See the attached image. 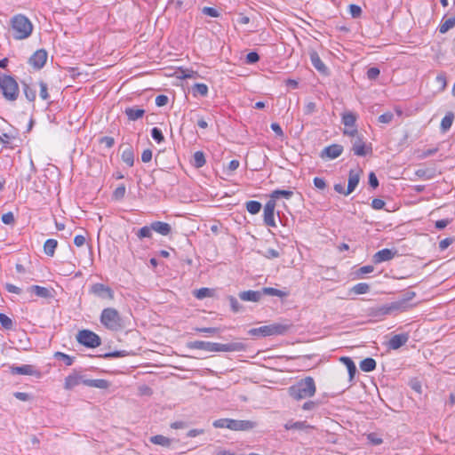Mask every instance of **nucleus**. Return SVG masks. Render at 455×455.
Masks as SVG:
<instances>
[{"label": "nucleus", "mask_w": 455, "mask_h": 455, "mask_svg": "<svg viewBox=\"0 0 455 455\" xmlns=\"http://www.w3.org/2000/svg\"><path fill=\"white\" fill-rule=\"evenodd\" d=\"M257 422L252 420H239L231 419L230 430L233 431H248L255 428Z\"/></svg>", "instance_id": "obj_13"}, {"label": "nucleus", "mask_w": 455, "mask_h": 455, "mask_svg": "<svg viewBox=\"0 0 455 455\" xmlns=\"http://www.w3.org/2000/svg\"><path fill=\"white\" fill-rule=\"evenodd\" d=\"M262 297L260 291H244L239 293V298L243 301L258 302Z\"/></svg>", "instance_id": "obj_23"}, {"label": "nucleus", "mask_w": 455, "mask_h": 455, "mask_svg": "<svg viewBox=\"0 0 455 455\" xmlns=\"http://www.w3.org/2000/svg\"><path fill=\"white\" fill-rule=\"evenodd\" d=\"M262 205L258 201H248L246 203V210L251 213V214H257L259 212L260 209H261Z\"/></svg>", "instance_id": "obj_40"}, {"label": "nucleus", "mask_w": 455, "mask_h": 455, "mask_svg": "<svg viewBox=\"0 0 455 455\" xmlns=\"http://www.w3.org/2000/svg\"><path fill=\"white\" fill-rule=\"evenodd\" d=\"M195 296L199 299H204L207 297H211L212 290L209 288H201V289L196 291Z\"/></svg>", "instance_id": "obj_49"}, {"label": "nucleus", "mask_w": 455, "mask_h": 455, "mask_svg": "<svg viewBox=\"0 0 455 455\" xmlns=\"http://www.w3.org/2000/svg\"><path fill=\"white\" fill-rule=\"evenodd\" d=\"M1 220L6 225H12L15 222V218L12 212L3 214Z\"/></svg>", "instance_id": "obj_54"}, {"label": "nucleus", "mask_w": 455, "mask_h": 455, "mask_svg": "<svg viewBox=\"0 0 455 455\" xmlns=\"http://www.w3.org/2000/svg\"><path fill=\"white\" fill-rule=\"evenodd\" d=\"M284 428L286 430H299V431H307L308 429H313L314 427L309 425L307 421H288L284 425Z\"/></svg>", "instance_id": "obj_22"}, {"label": "nucleus", "mask_w": 455, "mask_h": 455, "mask_svg": "<svg viewBox=\"0 0 455 455\" xmlns=\"http://www.w3.org/2000/svg\"><path fill=\"white\" fill-rule=\"evenodd\" d=\"M110 386L109 382L103 379H92V387L100 388V389H107Z\"/></svg>", "instance_id": "obj_47"}, {"label": "nucleus", "mask_w": 455, "mask_h": 455, "mask_svg": "<svg viewBox=\"0 0 455 455\" xmlns=\"http://www.w3.org/2000/svg\"><path fill=\"white\" fill-rule=\"evenodd\" d=\"M395 255V251L390 250V249H382L379 251H377L373 257L372 261L375 264H379L384 261L391 260Z\"/></svg>", "instance_id": "obj_18"}, {"label": "nucleus", "mask_w": 455, "mask_h": 455, "mask_svg": "<svg viewBox=\"0 0 455 455\" xmlns=\"http://www.w3.org/2000/svg\"><path fill=\"white\" fill-rule=\"evenodd\" d=\"M453 27H455V16L451 17L442 22V24L439 26V32L441 34H445Z\"/></svg>", "instance_id": "obj_35"}, {"label": "nucleus", "mask_w": 455, "mask_h": 455, "mask_svg": "<svg viewBox=\"0 0 455 455\" xmlns=\"http://www.w3.org/2000/svg\"><path fill=\"white\" fill-rule=\"evenodd\" d=\"M77 341L87 347H97L100 345V338L89 330H82L76 335Z\"/></svg>", "instance_id": "obj_6"}, {"label": "nucleus", "mask_w": 455, "mask_h": 455, "mask_svg": "<svg viewBox=\"0 0 455 455\" xmlns=\"http://www.w3.org/2000/svg\"><path fill=\"white\" fill-rule=\"evenodd\" d=\"M314 185L318 189H324L326 188L325 180L323 178L315 177L314 179Z\"/></svg>", "instance_id": "obj_62"}, {"label": "nucleus", "mask_w": 455, "mask_h": 455, "mask_svg": "<svg viewBox=\"0 0 455 455\" xmlns=\"http://www.w3.org/2000/svg\"><path fill=\"white\" fill-rule=\"evenodd\" d=\"M40 92L39 95L42 100H46L49 99L48 86L44 81L39 82Z\"/></svg>", "instance_id": "obj_51"}, {"label": "nucleus", "mask_w": 455, "mask_h": 455, "mask_svg": "<svg viewBox=\"0 0 455 455\" xmlns=\"http://www.w3.org/2000/svg\"><path fill=\"white\" fill-rule=\"evenodd\" d=\"M376 361L373 358H365L360 363V369L363 371L370 372L375 370L376 368Z\"/></svg>", "instance_id": "obj_30"}, {"label": "nucleus", "mask_w": 455, "mask_h": 455, "mask_svg": "<svg viewBox=\"0 0 455 455\" xmlns=\"http://www.w3.org/2000/svg\"><path fill=\"white\" fill-rule=\"evenodd\" d=\"M415 295L414 292H411V296L406 299H403L395 302H392L388 306L382 308L385 314H390L394 311H405L409 308V300Z\"/></svg>", "instance_id": "obj_9"}, {"label": "nucleus", "mask_w": 455, "mask_h": 455, "mask_svg": "<svg viewBox=\"0 0 455 455\" xmlns=\"http://www.w3.org/2000/svg\"><path fill=\"white\" fill-rule=\"evenodd\" d=\"M100 143L104 144L107 148H112L115 144V140L112 137L105 136L100 139Z\"/></svg>", "instance_id": "obj_63"}, {"label": "nucleus", "mask_w": 455, "mask_h": 455, "mask_svg": "<svg viewBox=\"0 0 455 455\" xmlns=\"http://www.w3.org/2000/svg\"><path fill=\"white\" fill-rule=\"evenodd\" d=\"M29 290L34 292L37 297L40 298H50L51 291L45 287H42L39 285H32L29 287Z\"/></svg>", "instance_id": "obj_31"}, {"label": "nucleus", "mask_w": 455, "mask_h": 455, "mask_svg": "<svg viewBox=\"0 0 455 455\" xmlns=\"http://www.w3.org/2000/svg\"><path fill=\"white\" fill-rule=\"evenodd\" d=\"M319 405L318 402L315 401H307L302 405V409L304 411H312L317 408Z\"/></svg>", "instance_id": "obj_59"}, {"label": "nucleus", "mask_w": 455, "mask_h": 455, "mask_svg": "<svg viewBox=\"0 0 455 455\" xmlns=\"http://www.w3.org/2000/svg\"><path fill=\"white\" fill-rule=\"evenodd\" d=\"M374 270V267L371 265L363 266L358 268L355 272L357 277L361 278L363 275L372 273Z\"/></svg>", "instance_id": "obj_48"}, {"label": "nucleus", "mask_w": 455, "mask_h": 455, "mask_svg": "<svg viewBox=\"0 0 455 455\" xmlns=\"http://www.w3.org/2000/svg\"><path fill=\"white\" fill-rule=\"evenodd\" d=\"M260 292H262V295L275 296L279 298L288 296V292L272 287H264L260 290Z\"/></svg>", "instance_id": "obj_28"}, {"label": "nucleus", "mask_w": 455, "mask_h": 455, "mask_svg": "<svg viewBox=\"0 0 455 455\" xmlns=\"http://www.w3.org/2000/svg\"><path fill=\"white\" fill-rule=\"evenodd\" d=\"M453 120H454V114L451 111L448 112L441 121V125H440L441 130L443 132H447L451 128V126L453 123Z\"/></svg>", "instance_id": "obj_32"}, {"label": "nucleus", "mask_w": 455, "mask_h": 455, "mask_svg": "<svg viewBox=\"0 0 455 455\" xmlns=\"http://www.w3.org/2000/svg\"><path fill=\"white\" fill-rule=\"evenodd\" d=\"M451 223V220L448 219L439 220L435 221V227L441 230L445 228L449 224Z\"/></svg>", "instance_id": "obj_64"}, {"label": "nucleus", "mask_w": 455, "mask_h": 455, "mask_svg": "<svg viewBox=\"0 0 455 455\" xmlns=\"http://www.w3.org/2000/svg\"><path fill=\"white\" fill-rule=\"evenodd\" d=\"M309 58L313 67L319 72L325 74L327 72V68L324 63L320 59L318 53L315 50H311L309 52Z\"/></svg>", "instance_id": "obj_20"}, {"label": "nucleus", "mask_w": 455, "mask_h": 455, "mask_svg": "<svg viewBox=\"0 0 455 455\" xmlns=\"http://www.w3.org/2000/svg\"><path fill=\"white\" fill-rule=\"evenodd\" d=\"M0 90L8 101H15L20 94L17 81L9 75L0 74Z\"/></svg>", "instance_id": "obj_4"}, {"label": "nucleus", "mask_w": 455, "mask_h": 455, "mask_svg": "<svg viewBox=\"0 0 455 455\" xmlns=\"http://www.w3.org/2000/svg\"><path fill=\"white\" fill-rule=\"evenodd\" d=\"M352 150L355 156H365L371 152V148L367 147L361 137H356L352 144Z\"/></svg>", "instance_id": "obj_14"}, {"label": "nucleus", "mask_w": 455, "mask_h": 455, "mask_svg": "<svg viewBox=\"0 0 455 455\" xmlns=\"http://www.w3.org/2000/svg\"><path fill=\"white\" fill-rule=\"evenodd\" d=\"M151 136L158 143L162 142L164 139L162 131L157 127H154L151 130Z\"/></svg>", "instance_id": "obj_52"}, {"label": "nucleus", "mask_w": 455, "mask_h": 455, "mask_svg": "<svg viewBox=\"0 0 455 455\" xmlns=\"http://www.w3.org/2000/svg\"><path fill=\"white\" fill-rule=\"evenodd\" d=\"M58 242L55 239H47L44 244V251L46 255L52 257L55 253Z\"/></svg>", "instance_id": "obj_29"}, {"label": "nucleus", "mask_w": 455, "mask_h": 455, "mask_svg": "<svg viewBox=\"0 0 455 455\" xmlns=\"http://www.w3.org/2000/svg\"><path fill=\"white\" fill-rule=\"evenodd\" d=\"M125 193H126V188H125V186L124 185H119L116 189L115 191L113 192V198L115 200H122L124 196H125Z\"/></svg>", "instance_id": "obj_46"}, {"label": "nucleus", "mask_w": 455, "mask_h": 455, "mask_svg": "<svg viewBox=\"0 0 455 455\" xmlns=\"http://www.w3.org/2000/svg\"><path fill=\"white\" fill-rule=\"evenodd\" d=\"M124 113L130 121H136L144 116L145 110L136 107H132L125 108Z\"/></svg>", "instance_id": "obj_26"}, {"label": "nucleus", "mask_w": 455, "mask_h": 455, "mask_svg": "<svg viewBox=\"0 0 455 455\" xmlns=\"http://www.w3.org/2000/svg\"><path fill=\"white\" fill-rule=\"evenodd\" d=\"M341 361L345 363L347 368L350 379H352L356 372V367L355 363L349 357H342Z\"/></svg>", "instance_id": "obj_38"}, {"label": "nucleus", "mask_w": 455, "mask_h": 455, "mask_svg": "<svg viewBox=\"0 0 455 455\" xmlns=\"http://www.w3.org/2000/svg\"><path fill=\"white\" fill-rule=\"evenodd\" d=\"M23 92L28 101H34L36 97V91L32 89L28 84L22 83Z\"/></svg>", "instance_id": "obj_39"}, {"label": "nucleus", "mask_w": 455, "mask_h": 455, "mask_svg": "<svg viewBox=\"0 0 455 455\" xmlns=\"http://www.w3.org/2000/svg\"><path fill=\"white\" fill-rule=\"evenodd\" d=\"M409 338L408 333L395 334L388 340L387 347L389 349L396 350L405 345Z\"/></svg>", "instance_id": "obj_15"}, {"label": "nucleus", "mask_w": 455, "mask_h": 455, "mask_svg": "<svg viewBox=\"0 0 455 455\" xmlns=\"http://www.w3.org/2000/svg\"><path fill=\"white\" fill-rule=\"evenodd\" d=\"M316 386L312 377H306L288 388V393L294 400L299 401L315 395Z\"/></svg>", "instance_id": "obj_1"}, {"label": "nucleus", "mask_w": 455, "mask_h": 455, "mask_svg": "<svg viewBox=\"0 0 455 455\" xmlns=\"http://www.w3.org/2000/svg\"><path fill=\"white\" fill-rule=\"evenodd\" d=\"M357 115L352 111H345L341 115V123L345 127L356 126Z\"/></svg>", "instance_id": "obj_24"}, {"label": "nucleus", "mask_w": 455, "mask_h": 455, "mask_svg": "<svg viewBox=\"0 0 455 455\" xmlns=\"http://www.w3.org/2000/svg\"><path fill=\"white\" fill-rule=\"evenodd\" d=\"M228 301L230 303L231 309L234 313H237L241 310L242 306L234 296H228Z\"/></svg>", "instance_id": "obj_53"}, {"label": "nucleus", "mask_w": 455, "mask_h": 455, "mask_svg": "<svg viewBox=\"0 0 455 455\" xmlns=\"http://www.w3.org/2000/svg\"><path fill=\"white\" fill-rule=\"evenodd\" d=\"M289 326L280 323H274L270 325H263L259 328H253L249 331V334L252 336H262V337H267V336H273V335H281L286 332Z\"/></svg>", "instance_id": "obj_5"}, {"label": "nucleus", "mask_w": 455, "mask_h": 455, "mask_svg": "<svg viewBox=\"0 0 455 455\" xmlns=\"http://www.w3.org/2000/svg\"><path fill=\"white\" fill-rule=\"evenodd\" d=\"M343 152V146L339 144H332L325 147L321 152V157L323 159H335L339 157Z\"/></svg>", "instance_id": "obj_11"}, {"label": "nucleus", "mask_w": 455, "mask_h": 455, "mask_svg": "<svg viewBox=\"0 0 455 455\" xmlns=\"http://www.w3.org/2000/svg\"><path fill=\"white\" fill-rule=\"evenodd\" d=\"M81 380L82 375L76 373L70 374L65 379L64 388L67 390H70L75 387L78 386L79 384H81Z\"/></svg>", "instance_id": "obj_25"}, {"label": "nucleus", "mask_w": 455, "mask_h": 455, "mask_svg": "<svg viewBox=\"0 0 455 455\" xmlns=\"http://www.w3.org/2000/svg\"><path fill=\"white\" fill-rule=\"evenodd\" d=\"M12 373L19 375L40 376V372L30 364L12 367Z\"/></svg>", "instance_id": "obj_17"}, {"label": "nucleus", "mask_w": 455, "mask_h": 455, "mask_svg": "<svg viewBox=\"0 0 455 455\" xmlns=\"http://www.w3.org/2000/svg\"><path fill=\"white\" fill-rule=\"evenodd\" d=\"M352 291L358 295L365 294L370 291V286L365 283H359L352 288Z\"/></svg>", "instance_id": "obj_43"}, {"label": "nucleus", "mask_w": 455, "mask_h": 455, "mask_svg": "<svg viewBox=\"0 0 455 455\" xmlns=\"http://www.w3.org/2000/svg\"><path fill=\"white\" fill-rule=\"evenodd\" d=\"M150 443L160 445L163 447H169L172 444V440L164 435H156L154 436H151L149 439Z\"/></svg>", "instance_id": "obj_27"}, {"label": "nucleus", "mask_w": 455, "mask_h": 455, "mask_svg": "<svg viewBox=\"0 0 455 455\" xmlns=\"http://www.w3.org/2000/svg\"><path fill=\"white\" fill-rule=\"evenodd\" d=\"M276 203L274 202V199H269L265 206H264V223L267 227L274 228L276 226L275 220V209Z\"/></svg>", "instance_id": "obj_8"}, {"label": "nucleus", "mask_w": 455, "mask_h": 455, "mask_svg": "<svg viewBox=\"0 0 455 455\" xmlns=\"http://www.w3.org/2000/svg\"><path fill=\"white\" fill-rule=\"evenodd\" d=\"M246 350L243 341H233L226 344L217 343L216 352H242Z\"/></svg>", "instance_id": "obj_10"}, {"label": "nucleus", "mask_w": 455, "mask_h": 455, "mask_svg": "<svg viewBox=\"0 0 455 455\" xmlns=\"http://www.w3.org/2000/svg\"><path fill=\"white\" fill-rule=\"evenodd\" d=\"M194 165L197 168H200L205 164V157L202 151H196L194 156Z\"/></svg>", "instance_id": "obj_42"}, {"label": "nucleus", "mask_w": 455, "mask_h": 455, "mask_svg": "<svg viewBox=\"0 0 455 455\" xmlns=\"http://www.w3.org/2000/svg\"><path fill=\"white\" fill-rule=\"evenodd\" d=\"M393 118L394 114L392 112H386L379 116L378 121L381 124H389Z\"/></svg>", "instance_id": "obj_55"}, {"label": "nucleus", "mask_w": 455, "mask_h": 455, "mask_svg": "<svg viewBox=\"0 0 455 455\" xmlns=\"http://www.w3.org/2000/svg\"><path fill=\"white\" fill-rule=\"evenodd\" d=\"M12 33L15 39L22 40L28 37L33 30V25L24 15H15L12 20Z\"/></svg>", "instance_id": "obj_2"}, {"label": "nucleus", "mask_w": 455, "mask_h": 455, "mask_svg": "<svg viewBox=\"0 0 455 455\" xmlns=\"http://www.w3.org/2000/svg\"><path fill=\"white\" fill-rule=\"evenodd\" d=\"M100 323L105 328L112 331H118L124 328L123 318L119 312L113 307H107L102 310Z\"/></svg>", "instance_id": "obj_3"}, {"label": "nucleus", "mask_w": 455, "mask_h": 455, "mask_svg": "<svg viewBox=\"0 0 455 455\" xmlns=\"http://www.w3.org/2000/svg\"><path fill=\"white\" fill-rule=\"evenodd\" d=\"M349 12L353 18H358L362 13V9L358 5L350 4L349 5Z\"/></svg>", "instance_id": "obj_56"}, {"label": "nucleus", "mask_w": 455, "mask_h": 455, "mask_svg": "<svg viewBox=\"0 0 455 455\" xmlns=\"http://www.w3.org/2000/svg\"><path fill=\"white\" fill-rule=\"evenodd\" d=\"M292 196L293 192L291 190L275 189L270 194V199H274V202H275L280 197L290 199Z\"/></svg>", "instance_id": "obj_33"}, {"label": "nucleus", "mask_w": 455, "mask_h": 455, "mask_svg": "<svg viewBox=\"0 0 455 455\" xmlns=\"http://www.w3.org/2000/svg\"><path fill=\"white\" fill-rule=\"evenodd\" d=\"M47 60V52L44 49L37 50L29 58V64L36 69L42 68Z\"/></svg>", "instance_id": "obj_12"}, {"label": "nucleus", "mask_w": 455, "mask_h": 455, "mask_svg": "<svg viewBox=\"0 0 455 455\" xmlns=\"http://www.w3.org/2000/svg\"><path fill=\"white\" fill-rule=\"evenodd\" d=\"M153 231L162 235H168L172 232V226L163 221H153L151 223Z\"/></svg>", "instance_id": "obj_21"}, {"label": "nucleus", "mask_w": 455, "mask_h": 455, "mask_svg": "<svg viewBox=\"0 0 455 455\" xmlns=\"http://www.w3.org/2000/svg\"><path fill=\"white\" fill-rule=\"evenodd\" d=\"M202 13H204V15H207V16H210V17H213V18H218L220 16V12L213 8V7H204L202 9Z\"/></svg>", "instance_id": "obj_50"}, {"label": "nucleus", "mask_w": 455, "mask_h": 455, "mask_svg": "<svg viewBox=\"0 0 455 455\" xmlns=\"http://www.w3.org/2000/svg\"><path fill=\"white\" fill-rule=\"evenodd\" d=\"M379 69L378 68L372 67L367 70V77L370 80H375L379 76Z\"/></svg>", "instance_id": "obj_57"}, {"label": "nucleus", "mask_w": 455, "mask_h": 455, "mask_svg": "<svg viewBox=\"0 0 455 455\" xmlns=\"http://www.w3.org/2000/svg\"><path fill=\"white\" fill-rule=\"evenodd\" d=\"M54 358L62 360L67 366L72 365V363L74 362L73 357H71L70 355H66L62 352H56L54 354Z\"/></svg>", "instance_id": "obj_44"}, {"label": "nucleus", "mask_w": 455, "mask_h": 455, "mask_svg": "<svg viewBox=\"0 0 455 455\" xmlns=\"http://www.w3.org/2000/svg\"><path fill=\"white\" fill-rule=\"evenodd\" d=\"M122 160L128 165L132 166L134 164V154L132 148H127L122 152Z\"/></svg>", "instance_id": "obj_34"}, {"label": "nucleus", "mask_w": 455, "mask_h": 455, "mask_svg": "<svg viewBox=\"0 0 455 455\" xmlns=\"http://www.w3.org/2000/svg\"><path fill=\"white\" fill-rule=\"evenodd\" d=\"M371 206L375 210H381L385 206V202L379 198H374L371 202Z\"/></svg>", "instance_id": "obj_61"}, {"label": "nucleus", "mask_w": 455, "mask_h": 455, "mask_svg": "<svg viewBox=\"0 0 455 455\" xmlns=\"http://www.w3.org/2000/svg\"><path fill=\"white\" fill-rule=\"evenodd\" d=\"M0 323L4 330H12L13 328L12 320L4 313H0Z\"/></svg>", "instance_id": "obj_41"}, {"label": "nucleus", "mask_w": 455, "mask_h": 455, "mask_svg": "<svg viewBox=\"0 0 455 455\" xmlns=\"http://www.w3.org/2000/svg\"><path fill=\"white\" fill-rule=\"evenodd\" d=\"M194 96L200 95L203 97L208 94V86L205 84H195L192 87Z\"/></svg>", "instance_id": "obj_36"}, {"label": "nucleus", "mask_w": 455, "mask_h": 455, "mask_svg": "<svg viewBox=\"0 0 455 455\" xmlns=\"http://www.w3.org/2000/svg\"><path fill=\"white\" fill-rule=\"evenodd\" d=\"M189 347L194 349H200L208 352H216L217 343L210 341L196 340L191 342Z\"/></svg>", "instance_id": "obj_19"}, {"label": "nucleus", "mask_w": 455, "mask_h": 455, "mask_svg": "<svg viewBox=\"0 0 455 455\" xmlns=\"http://www.w3.org/2000/svg\"><path fill=\"white\" fill-rule=\"evenodd\" d=\"M152 232H153V229H152L151 224H150L149 226H144L141 228H140L137 231L136 235L140 240H142L144 238H151Z\"/></svg>", "instance_id": "obj_37"}, {"label": "nucleus", "mask_w": 455, "mask_h": 455, "mask_svg": "<svg viewBox=\"0 0 455 455\" xmlns=\"http://www.w3.org/2000/svg\"><path fill=\"white\" fill-rule=\"evenodd\" d=\"M90 291L100 299H106L109 300L114 299L113 290L109 286L100 283H93L90 288Z\"/></svg>", "instance_id": "obj_7"}, {"label": "nucleus", "mask_w": 455, "mask_h": 455, "mask_svg": "<svg viewBox=\"0 0 455 455\" xmlns=\"http://www.w3.org/2000/svg\"><path fill=\"white\" fill-rule=\"evenodd\" d=\"M231 419H220L213 421L212 425L216 428L230 429Z\"/></svg>", "instance_id": "obj_45"}, {"label": "nucleus", "mask_w": 455, "mask_h": 455, "mask_svg": "<svg viewBox=\"0 0 455 455\" xmlns=\"http://www.w3.org/2000/svg\"><path fill=\"white\" fill-rule=\"evenodd\" d=\"M259 56L257 52H249L247 55H246V62L248 64H253V63H256L257 61H259Z\"/></svg>", "instance_id": "obj_58"}, {"label": "nucleus", "mask_w": 455, "mask_h": 455, "mask_svg": "<svg viewBox=\"0 0 455 455\" xmlns=\"http://www.w3.org/2000/svg\"><path fill=\"white\" fill-rule=\"evenodd\" d=\"M362 170L360 169H352L349 171L348 174V183L346 190V194H351L357 187L360 181V174Z\"/></svg>", "instance_id": "obj_16"}, {"label": "nucleus", "mask_w": 455, "mask_h": 455, "mask_svg": "<svg viewBox=\"0 0 455 455\" xmlns=\"http://www.w3.org/2000/svg\"><path fill=\"white\" fill-rule=\"evenodd\" d=\"M168 97L166 95H158L156 98V105L157 107H164L168 103Z\"/></svg>", "instance_id": "obj_60"}]
</instances>
